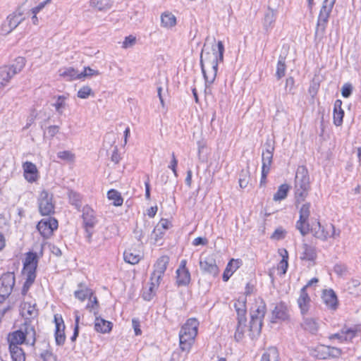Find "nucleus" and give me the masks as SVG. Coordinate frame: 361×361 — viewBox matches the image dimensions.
<instances>
[{"mask_svg": "<svg viewBox=\"0 0 361 361\" xmlns=\"http://www.w3.org/2000/svg\"><path fill=\"white\" fill-rule=\"evenodd\" d=\"M212 53L203 49L200 56V67L206 83V92L216 77L218 64L224 60V46L221 41L212 47Z\"/></svg>", "mask_w": 361, "mask_h": 361, "instance_id": "f257e3e1", "label": "nucleus"}, {"mask_svg": "<svg viewBox=\"0 0 361 361\" xmlns=\"http://www.w3.org/2000/svg\"><path fill=\"white\" fill-rule=\"evenodd\" d=\"M8 346L20 345L23 343L34 346L36 343V331L30 322L25 321L20 329L9 333L7 337Z\"/></svg>", "mask_w": 361, "mask_h": 361, "instance_id": "f03ea898", "label": "nucleus"}, {"mask_svg": "<svg viewBox=\"0 0 361 361\" xmlns=\"http://www.w3.org/2000/svg\"><path fill=\"white\" fill-rule=\"evenodd\" d=\"M38 204L40 213L46 217L41 219L37 226H58V221L49 216L54 210L53 195L46 190L42 191L38 197Z\"/></svg>", "mask_w": 361, "mask_h": 361, "instance_id": "7ed1b4c3", "label": "nucleus"}, {"mask_svg": "<svg viewBox=\"0 0 361 361\" xmlns=\"http://www.w3.org/2000/svg\"><path fill=\"white\" fill-rule=\"evenodd\" d=\"M198 321L190 318L186 321L179 332V345L183 352H189L197 334Z\"/></svg>", "mask_w": 361, "mask_h": 361, "instance_id": "20e7f679", "label": "nucleus"}, {"mask_svg": "<svg viewBox=\"0 0 361 361\" xmlns=\"http://www.w3.org/2000/svg\"><path fill=\"white\" fill-rule=\"evenodd\" d=\"M310 190L308 171L304 166L298 167L295 178V194L297 201H303Z\"/></svg>", "mask_w": 361, "mask_h": 361, "instance_id": "39448f33", "label": "nucleus"}, {"mask_svg": "<svg viewBox=\"0 0 361 361\" xmlns=\"http://www.w3.org/2000/svg\"><path fill=\"white\" fill-rule=\"evenodd\" d=\"M336 0H324L319 13L317 22L316 34H324Z\"/></svg>", "mask_w": 361, "mask_h": 361, "instance_id": "423d86ee", "label": "nucleus"}, {"mask_svg": "<svg viewBox=\"0 0 361 361\" xmlns=\"http://www.w3.org/2000/svg\"><path fill=\"white\" fill-rule=\"evenodd\" d=\"M341 354V349L325 345H319L310 350V355L319 360L338 358Z\"/></svg>", "mask_w": 361, "mask_h": 361, "instance_id": "0eeeda50", "label": "nucleus"}, {"mask_svg": "<svg viewBox=\"0 0 361 361\" xmlns=\"http://www.w3.org/2000/svg\"><path fill=\"white\" fill-rule=\"evenodd\" d=\"M14 272L4 273L0 277V303H2L11 293L15 286Z\"/></svg>", "mask_w": 361, "mask_h": 361, "instance_id": "6e6552de", "label": "nucleus"}, {"mask_svg": "<svg viewBox=\"0 0 361 361\" xmlns=\"http://www.w3.org/2000/svg\"><path fill=\"white\" fill-rule=\"evenodd\" d=\"M169 263V257L166 255H163L157 259L154 265V270L150 276V281H152L153 286H159Z\"/></svg>", "mask_w": 361, "mask_h": 361, "instance_id": "1a4fd4ad", "label": "nucleus"}, {"mask_svg": "<svg viewBox=\"0 0 361 361\" xmlns=\"http://www.w3.org/2000/svg\"><path fill=\"white\" fill-rule=\"evenodd\" d=\"M359 332H360V325L353 326L345 325L340 332L331 334L329 338L330 340L337 339L340 342H350L357 336Z\"/></svg>", "mask_w": 361, "mask_h": 361, "instance_id": "9d476101", "label": "nucleus"}, {"mask_svg": "<svg viewBox=\"0 0 361 361\" xmlns=\"http://www.w3.org/2000/svg\"><path fill=\"white\" fill-rule=\"evenodd\" d=\"M23 12L18 9L8 15L1 25V32L4 35L11 32L17 26L24 20Z\"/></svg>", "mask_w": 361, "mask_h": 361, "instance_id": "9b49d317", "label": "nucleus"}, {"mask_svg": "<svg viewBox=\"0 0 361 361\" xmlns=\"http://www.w3.org/2000/svg\"><path fill=\"white\" fill-rule=\"evenodd\" d=\"M200 267L203 274L210 275L213 277L217 276L219 272L216 259L212 255L200 257Z\"/></svg>", "mask_w": 361, "mask_h": 361, "instance_id": "f8f14e48", "label": "nucleus"}, {"mask_svg": "<svg viewBox=\"0 0 361 361\" xmlns=\"http://www.w3.org/2000/svg\"><path fill=\"white\" fill-rule=\"evenodd\" d=\"M235 311L237 312V319H238V326L237 331L239 332L241 326L245 327V324L247 322L246 317V298H243L241 300L239 298L238 300V303H235L234 305Z\"/></svg>", "mask_w": 361, "mask_h": 361, "instance_id": "ddd939ff", "label": "nucleus"}, {"mask_svg": "<svg viewBox=\"0 0 361 361\" xmlns=\"http://www.w3.org/2000/svg\"><path fill=\"white\" fill-rule=\"evenodd\" d=\"M38 264V256L36 252H28L26 253L25 259L23 263V269L26 274L36 276V270Z\"/></svg>", "mask_w": 361, "mask_h": 361, "instance_id": "4468645a", "label": "nucleus"}, {"mask_svg": "<svg viewBox=\"0 0 361 361\" xmlns=\"http://www.w3.org/2000/svg\"><path fill=\"white\" fill-rule=\"evenodd\" d=\"M289 317L287 305L283 302L277 303L272 310V317L271 322L275 323L277 320L285 321Z\"/></svg>", "mask_w": 361, "mask_h": 361, "instance_id": "2eb2a0df", "label": "nucleus"}, {"mask_svg": "<svg viewBox=\"0 0 361 361\" xmlns=\"http://www.w3.org/2000/svg\"><path fill=\"white\" fill-rule=\"evenodd\" d=\"M54 322L56 324L55 341L57 345H63L66 341V335L64 333L65 325L63 319H58L54 316Z\"/></svg>", "mask_w": 361, "mask_h": 361, "instance_id": "dca6fc26", "label": "nucleus"}, {"mask_svg": "<svg viewBox=\"0 0 361 361\" xmlns=\"http://www.w3.org/2000/svg\"><path fill=\"white\" fill-rule=\"evenodd\" d=\"M24 177L29 183L35 182L38 178V171L35 164L30 161H25L23 164Z\"/></svg>", "mask_w": 361, "mask_h": 361, "instance_id": "f3484780", "label": "nucleus"}, {"mask_svg": "<svg viewBox=\"0 0 361 361\" xmlns=\"http://www.w3.org/2000/svg\"><path fill=\"white\" fill-rule=\"evenodd\" d=\"M311 233L317 238L326 240L336 235V227H311Z\"/></svg>", "mask_w": 361, "mask_h": 361, "instance_id": "a211bd4d", "label": "nucleus"}, {"mask_svg": "<svg viewBox=\"0 0 361 361\" xmlns=\"http://www.w3.org/2000/svg\"><path fill=\"white\" fill-rule=\"evenodd\" d=\"M322 298L329 308L335 310L338 307L337 295L332 289L324 290Z\"/></svg>", "mask_w": 361, "mask_h": 361, "instance_id": "6ab92c4d", "label": "nucleus"}, {"mask_svg": "<svg viewBox=\"0 0 361 361\" xmlns=\"http://www.w3.org/2000/svg\"><path fill=\"white\" fill-rule=\"evenodd\" d=\"M310 298L305 290V288H302L300 293V297L298 299V304L301 314L305 315L307 313L310 308Z\"/></svg>", "mask_w": 361, "mask_h": 361, "instance_id": "aec40b11", "label": "nucleus"}, {"mask_svg": "<svg viewBox=\"0 0 361 361\" xmlns=\"http://www.w3.org/2000/svg\"><path fill=\"white\" fill-rule=\"evenodd\" d=\"M112 327L113 324L111 322L105 320L98 315L95 316L94 330L102 334L109 333Z\"/></svg>", "mask_w": 361, "mask_h": 361, "instance_id": "412c9836", "label": "nucleus"}, {"mask_svg": "<svg viewBox=\"0 0 361 361\" xmlns=\"http://www.w3.org/2000/svg\"><path fill=\"white\" fill-rule=\"evenodd\" d=\"M20 312L22 317H25L26 320L34 318L37 315L36 305H31L30 302H22L20 307Z\"/></svg>", "mask_w": 361, "mask_h": 361, "instance_id": "4be33fe9", "label": "nucleus"}, {"mask_svg": "<svg viewBox=\"0 0 361 361\" xmlns=\"http://www.w3.org/2000/svg\"><path fill=\"white\" fill-rule=\"evenodd\" d=\"M150 231L148 227H135L132 233V237L142 245L147 243L149 238Z\"/></svg>", "mask_w": 361, "mask_h": 361, "instance_id": "5701e85b", "label": "nucleus"}, {"mask_svg": "<svg viewBox=\"0 0 361 361\" xmlns=\"http://www.w3.org/2000/svg\"><path fill=\"white\" fill-rule=\"evenodd\" d=\"M59 74L66 80L81 79V75L73 67H63L59 70Z\"/></svg>", "mask_w": 361, "mask_h": 361, "instance_id": "b1692460", "label": "nucleus"}, {"mask_svg": "<svg viewBox=\"0 0 361 361\" xmlns=\"http://www.w3.org/2000/svg\"><path fill=\"white\" fill-rule=\"evenodd\" d=\"M263 319L257 316H250L249 330L252 336H259L261 333Z\"/></svg>", "mask_w": 361, "mask_h": 361, "instance_id": "393cba45", "label": "nucleus"}, {"mask_svg": "<svg viewBox=\"0 0 361 361\" xmlns=\"http://www.w3.org/2000/svg\"><path fill=\"white\" fill-rule=\"evenodd\" d=\"M241 260L239 259H231L228 263L226 268L223 274L222 278L224 281H227L232 276L233 272L240 267Z\"/></svg>", "mask_w": 361, "mask_h": 361, "instance_id": "a878e982", "label": "nucleus"}, {"mask_svg": "<svg viewBox=\"0 0 361 361\" xmlns=\"http://www.w3.org/2000/svg\"><path fill=\"white\" fill-rule=\"evenodd\" d=\"M303 251L300 256L301 260L314 262L317 258L316 249L306 243L302 245Z\"/></svg>", "mask_w": 361, "mask_h": 361, "instance_id": "bb28decb", "label": "nucleus"}, {"mask_svg": "<svg viewBox=\"0 0 361 361\" xmlns=\"http://www.w3.org/2000/svg\"><path fill=\"white\" fill-rule=\"evenodd\" d=\"M82 217L84 221V226H94L97 223L94 210L87 205L82 209Z\"/></svg>", "mask_w": 361, "mask_h": 361, "instance_id": "cd10ccee", "label": "nucleus"}, {"mask_svg": "<svg viewBox=\"0 0 361 361\" xmlns=\"http://www.w3.org/2000/svg\"><path fill=\"white\" fill-rule=\"evenodd\" d=\"M301 326L304 330L309 331L312 334H316L319 329V324L317 320L310 317H304Z\"/></svg>", "mask_w": 361, "mask_h": 361, "instance_id": "c85d7f7f", "label": "nucleus"}, {"mask_svg": "<svg viewBox=\"0 0 361 361\" xmlns=\"http://www.w3.org/2000/svg\"><path fill=\"white\" fill-rule=\"evenodd\" d=\"M342 102L337 99L334 104V123L336 126H339L343 123L344 111L341 108Z\"/></svg>", "mask_w": 361, "mask_h": 361, "instance_id": "c756f323", "label": "nucleus"}, {"mask_svg": "<svg viewBox=\"0 0 361 361\" xmlns=\"http://www.w3.org/2000/svg\"><path fill=\"white\" fill-rule=\"evenodd\" d=\"M161 24L162 27L171 29L176 25V18L170 12H164L161 16Z\"/></svg>", "mask_w": 361, "mask_h": 361, "instance_id": "7c9ffc66", "label": "nucleus"}, {"mask_svg": "<svg viewBox=\"0 0 361 361\" xmlns=\"http://www.w3.org/2000/svg\"><path fill=\"white\" fill-rule=\"evenodd\" d=\"M276 19V13L273 9L269 8L265 13L263 26L266 31L271 30Z\"/></svg>", "mask_w": 361, "mask_h": 361, "instance_id": "2f4dec72", "label": "nucleus"}, {"mask_svg": "<svg viewBox=\"0 0 361 361\" xmlns=\"http://www.w3.org/2000/svg\"><path fill=\"white\" fill-rule=\"evenodd\" d=\"M310 214V204L305 203L302 205L300 209V218L298 224L300 226H310L308 219Z\"/></svg>", "mask_w": 361, "mask_h": 361, "instance_id": "473e14b6", "label": "nucleus"}, {"mask_svg": "<svg viewBox=\"0 0 361 361\" xmlns=\"http://www.w3.org/2000/svg\"><path fill=\"white\" fill-rule=\"evenodd\" d=\"M13 77V75L9 67L4 66L0 68V90L8 85Z\"/></svg>", "mask_w": 361, "mask_h": 361, "instance_id": "72a5a7b5", "label": "nucleus"}, {"mask_svg": "<svg viewBox=\"0 0 361 361\" xmlns=\"http://www.w3.org/2000/svg\"><path fill=\"white\" fill-rule=\"evenodd\" d=\"M256 309L254 311H252L250 313V316H257L260 319H264L267 312V306L264 300L262 298H259L255 302Z\"/></svg>", "mask_w": 361, "mask_h": 361, "instance_id": "f704fd0d", "label": "nucleus"}, {"mask_svg": "<svg viewBox=\"0 0 361 361\" xmlns=\"http://www.w3.org/2000/svg\"><path fill=\"white\" fill-rule=\"evenodd\" d=\"M176 283L178 286H188L190 282V273L189 270H176Z\"/></svg>", "mask_w": 361, "mask_h": 361, "instance_id": "c9c22d12", "label": "nucleus"}, {"mask_svg": "<svg viewBox=\"0 0 361 361\" xmlns=\"http://www.w3.org/2000/svg\"><path fill=\"white\" fill-rule=\"evenodd\" d=\"M79 289L74 292L75 297L79 300L83 302L92 295V290L85 288L82 283L78 284Z\"/></svg>", "mask_w": 361, "mask_h": 361, "instance_id": "e433bc0d", "label": "nucleus"}, {"mask_svg": "<svg viewBox=\"0 0 361 361\" xmlns=\"http://www.w3.org/2000/svg\"><path fill=\"white\" fill-rule=\"evenodd\" d=\"M274 147L269 146V147L262 152V169L270 170L272 163Z\"/></svg>", "mask_w": 361, "mask_h": 361, "instance_id": "4c0bfd02", "label": "nucleus"}, {"mask_svg": "<svg viewBox=\"0 0 361 361\" xmlns=\"http://www.w3.org/2000/svg\"><path fill=\"white\" fill-rule=\"evenodd\" d=\"M9 351L11 353V358L13 361H25V355L19 345L16 346H8Z\"/></svg>", "mask_w": 361, "mask_h": 361, "instance_id": "58836bf2", "label": "nucleus"}, {"mask_svg": "<svg viewBox=\"0 0 361 361\" xmlns=\"http://www.w3.org/2000/svg\"><path fill=\"white\" fill-rule=\"evenodd\" d=\"M87 299L89 301L85 306V309L90 311V312H93L94 317L98 315L99 304L97 296L94 295V293H92V295H91V296H90Z\"/></svg>", "mask_w": 361, "mask_h": 361, "instance_id": "ea45409f", "label": "nucleus"}, {"mask_svg": "<svg viewBox=\"0 0 361 361\" xmlns=\"http://www.w3.org/2000/svg\"><path fill=\"white\" fill-rule=\"evenodd\" d=\"M123 259L126 263L136 264L140 261L141 256L133 252L131 249H128L123 252Z\"/></svg>", "mask_w": 361, "mask_h": 361, "instance_id": "a19ab883", "label": "nucleus"}, {"mask_svg": "<svg viewBox=\"0 0 361 361\" xmlns=\"http://www.w3.org/2000/svg\"><path fill=\"white\" fill-rule=\"evenodd\" d=\"M90 6L100 11H106L112 6L111 0H90Z\"/></svg>", "mask_w": 361, "mask_h": 361, "instance_id": "79ce46f5", "label": "nucleus"}, {"mask_svg": "<svg viewBox=\"0 0 361 361\" xmlns=\"http://www.w3.org/2000/svg\"><path fill=\"white\" fill-rule=\"evenodd\" d=\"M280 251V254L282 257L281 260L278 264V269L281 271V274L283 275L286 273L288 267V254L286 250L283 249Z\"/></svg>", "mask_w": 361, "mask_h": 361, "instance_id": "37998d69", "label": "nucleus"}, {"mask_svg": "<svg viewBox=\"0 0 361 361\" xmlns=\"http://www.w3.org/2000/svg\"><path fill=\"white\" fill-rule=\"evenodd\" d=\"M169 227H154V229L151 231V234L149 237L152 240H154V243L159 242L161 240L164 235L165 234L166 230H167Z\"/></svg>", "mask_w": 361, "mask_h": 361, "instance_id": "c03bdc74", "label": "nucleus"}, {"mask_svg": "<svg viewBox=\"0 0 361 361\" xmlns=\"http://www.w3.org/2000/svg\"><path fill=\"white\" fill-rule=\"evenodd\" d=\"M289 186L287 184H282L279 186L277 192L274 195L273 200L276 202L284 200L288 195Z\"/></svg>", "mask_w": 361, "mask_h": 361, "instance_id": "a18cd8bd", "label": "nucleus"}, {"mask_svg": "<svg viewBox=\"0 0 361 361\" xmlns=\"http://www.w3.org/2000/svg\"><path fill=\"white\" fill-rule=\"evenodd\" d=\"M66 97L63 95L58 96L55 103L52 105L55 108L56 111L59 114L62 115L64 109L66 106Z\"/></svg>", "mask_w": 361, "mask_h": 361, "instance_id": "49530a36", "label": "nucleus"}, {"mask_svg": "<svg viewBox=\"0 0 361 361\" xmlns=\"http://www.w3.org/2000/svg\"><path fill=\"white\" fill-rule=\"evenodd\" d=\"M25 59L23 57H18L16 59L15 63L12 66H8L12 75L14 76L16 73L21 71L25 66Z\"/></svg>", "mask_w": 361, "mask_h": 361, "instance_id": "de8ad7c7", "label": "nucleus"}, {"mask_svg": "<svg viewBox=\"0 0 361 361\" xmlns=\"http://www.w3.org/2000/svg\"><path fill=\"white\" fill-rule=\"evenodd\" d=\"M250 180V174L248 169H243L239 175V185L241 188L247 187Z\"/></svg>", "mask_w": 361, "mask_h": 361, "instance_id": "09e8293b", "label": "nucleus"}, {"mask_svg": "<svg viewBox=\"0 0 361 361\" xmlns=\"http://www.w3.org/2000/svg\"><path fill=\"white\" fill-rule=\"evenodd\" d=\"M286 66L285 63V58L279 56L276 66V76L278 80L281 79L286 74Z\"/></svg>", "mask_w": 361, "mask_h": 361, "instance_id": "8fccbe9b", "label": "nucleus"}, {"mask_svg": "<svg viewBox=\"0 0 361 361\" xmlns=\"http://www.w3.org/2000/svg\"><path fill=\"white\" fill-rule=\"evenodd\" d=\"M108 198L113 201L115 206H121L123 204V198L121 194L116 190H110L107 193Z\"/></svg>", "mask_w": 361, "mask_h": 361, "instance_id": "3c124183", "label": "nucleus"}, {"mask_svg": "<svg viewBox=\"0 0 361 361\" xmlns=\"http://www.w3.org/2000/svg\"><path fill=\"white\" fill-rule=\"evenodd\" d=\"M261 361H278V352L274 348H270L268 352L264 353Z\"/></svg>", "mask_w": 361, "mask_h": 361, "instance_id": "603ef678", "label": "nucleus"}, {"mask_svg": "<svg viewBox=\"0 0 361 361\" xmlns=\"http://www.w3.org/2000/svg\"><path fill=\"white\" fill-rule=\"evenodd\" d=\"M70 203L74 205L77 209L81 207V197L78 192L71 190L68 192Z\"/></svg>", "mask_w": 361, "mask_h": 361, "instance_id": "864d4df0", "label": "nucleus"}, {"mask_svg": "<svg viewBox=\"0 0 361 361\" xmlns=\"http://www.w3.org/2000/svg\"><path fill=\"white\" fill-rule=\"evenodd\" d=\"M35 278H36V276H33L32 274H30V275L26 274V280L24 282L22 290H21V294L23 296H25L27 293L30 288L35 282Z\"/></svg>", "mask_w": 361, "mask_h": 361, "instance_id": "5fc2aeb1", "label": "nucleus"}, {"mask_svg": "<svg viewBox=\"0 0 361 361\" xmlns=\"http://www.w3.org/2000/svg\"><path fill=\"white\" fill-rule=\"evenodd\" d=\"M37 231L45 239L50 238L58 227H36Z\"/></svg>", "mask_w": 361, "mask_h": 361, "instance_id": "6e6d98bb", "label": "nucleus"}, {"mask_svg": "<svg viewBox=\"0 0 361 361\" xmlns=\"http://www.w3.org/2000/svg\"><path fill=\"white\" fill-rule=\"evenodd\" d=\"M57 157L60 159L68 162H73L75 160V154L68 150L59 152Z\"/></svg>", "mask_w": 361, "mask_h": 361, "instance_id": "4d7b16f0", "label": "nucleus"}, {"mask_svg": "<svg viewBox=\"0 0 361 361\" xmlns=\"http://www.w3.org/2000/svg\"><path fill=\"white\" fill-rule=\"evenodd\" d=\"M158 287H159V286H153L152 281H151L150 286H149L148 290L145 291L143 293V295H142L143 299L146 301H150L154 296L155 291Z\"/></svg>", "mask_w": 361, "mask_h": 361, "instance_id": "13d9d810", "label": "nucleus"}, {"mask_svg": "<svg viewBox=\"0 0 361 361\" xmlns=\"http://www.w3.org/2000/svg\"><path fill=\"white\" fill-rule=\"evenodd\" d=\"M334 272L339 276H344L348 273V267L344 264H336L334 267Z\"/></svg>", "mask_w": 361, "mask_h": 361, "instance_id": "bf43d9fd", "label": "nucleus"}, {"mask_svg": "<svg viewBox=\"0 0 361 361\" xmlns=\"http://www.w3.org/2000/svg\"><path fill=\"white\" fill-rule=\"evenodd\" d=\"M40 357L43 361H56L57 360L56 356L47 349L40 353Z\"/></svg>", "mask_w": 361, "mask_h": 361, "instance_id": "052dcab7", "label": "nucleus"}, {"mask_svg": "<svg viewBox=\"0 0 361 361\" xmlns=\"http://www.w3.org/2000/svg\"><path fill=\"white\" fill-rule=\"evenodd\" d=\"M92 93V90L89 86H83L78 90V97L81 99H86Z\"/></svg>", "mask_w": 361, "mask_h": 361, "instance_id": "680f3d73", "label": "nucleus"}, {"mask_svg": "<svg viewBox=\"0 0 361 361\" xmlns=\"http://www.w3.org/2000/svg\"><path fill=\"white\" fill-rule=\"evenodd\" d=\"M80 73L81 75V79L85 77H92L99 75V72L98 71L92 69L90 67H85L83 72Z\"/></svg>", "mask_w": 361, "mask_h": 361, "instance_id": "e2e57ef3", "label": "nucleus"}, {"mask_svg": "<svg viewBox=\"0 0 361 361\" xmlns=\"http://www.w3.org/2000/svg\"><path fill=\"white\" fill-rule=\"evenodd\" d=\"M135 41L136 38L133 35L126 37L124 41L123 42L122 47L124 49L130 48L135 44Z\"/></svg>", "mask_w": 361, "mask_h": 361, "instance_id": "0e129e2a", "label": "nucleus"}, {"mask_svg": "<svg viewBox=\"0 0 361 361\" xmlns=\"http://www.w3.org/2000/svg\"><path fill=\"white\" fill-rule=\"evenodd\" d=\"M177 165H178V160L175 156L174 152H173L171 154V161L169 165L168 166V167L173 171V173L176 177L178 176V173H177V170H176Z\"/></svg>", "mask_w": 361, "mask_h": 361, "instance_id": "69168bd1", "label": "nucleus"}, {"mask_svg": "<svg viewBox=\"0 0 361 361\" xmlns=\"http://www.w3.org/2000/svg\"><path fill=\"white\" fill-rule=\"evenodd\" d=\"M352 91H353V87H352L351 84L345 83L343 85L342 90H341L342 96L345 98H348L351 95Z\"/></svg>", "mask_w": 361, "mask_h": 361, "instance_id": "338daca9", "label": "nucleus"}, {"mask_svg": "<svg viewBox=\"0 0 361 361\" xmlns=\"http://www.w3.org/2000/svg\"><path fill=\"white\" fill-rule=\"evenodd\" d=\"M285 235H286V232L283 230H282L281 228H277L275 230V231L271 235V238L274 239V240H279L283 239L285 238Z\"/></svg>", "mask_w": 361, "mask_h": 361, "instance_id": "774afa93", "label": "nucleus"}]
</instances>
